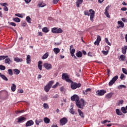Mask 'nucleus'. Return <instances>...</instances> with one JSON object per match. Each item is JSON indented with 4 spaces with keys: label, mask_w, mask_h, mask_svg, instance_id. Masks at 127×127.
<instances>
[{
    "label": "nucleus",
    "mask_w": 127,
    "mask_h": 127,
    "mask_svg": "<svg viewBox=\"0 0 127 127\" xmlns=\"http://www.w3.org/2000/svg\"><path fill=\"white\" fill-rule=\"evenodd\" d=\"M26 19L28 23H31V18L29 16H27Z\"/></svg>",
    "instance_id": "obj_36"
},
{
    "label": "nucleus",
    "mask_w": 127,
    "mask_h": 127,
    "mask_svg": "<svg viewBox=\"0 0 127 127\" xmlns=\"http://www.w3.org/2000/svg\"><path fill=\"white\" fill-rule=\"evenodd\" d=\"M107 93V90H105L104 89L97 90L96 91V95L97 96H104V94Z\"/></svg>",
    "instance_id": "obj_10"
},
{
    "label": "nucleus",
    "mask_w": 127,
    "mask_h": 127,
    "mask_svg": "<svg viewBox=\"0 0 127 127\" xmlns=\"http://www.w3.org/2000/svg\"><path fill=\"white\" fill-rule=\"evenodd\" d=\"M73 48V45H71L70 46V48H69V51H70V53L72 56V57H74V58L75 59H77V57L76 56H75V52H76V50H75V49H72Z\"/></svg>",
    "instance_id": "obj_7"
},
{
    "label": "nucleus",
    "mask_w": 127,
    "mask_h": 127,
    "mask_svg": "<svg viewBox=\"0 0 127 127\" xmlns=\"http://www.w3.org/2000/svg\"><path fill=\"white\" fill-rule=\"evenodd\" d=\"M82 55H83V54H82L81 51H78L77 52V53L76 54V56L78 58H81V57H82Z\"/></svg>",
    "instance_id": "obj_27"
},
{
    "label": "nucleus",
    "mask_w": 127,
    "mask_h": 127,
    "mask_svg": "<svg viewBox=\"0 0 127 127\" xmlns=\"http://www.w3.org/2000/svg\"><path fill=\"white\" fill-rule=\"evenodd\" d=\"M15 75H18L20 73V71L17 68L13 69Z\"/></svg>",
    "instance_id": "obj_32"
},
{
    "label": "nucleus",
    "mask_w": 127,
    "mask_h": 127,
    "mask_svg": "<svg viewBox=\"0 0 127 127\" xmlns=\"http://www.w3.org/2000/svg\"><path fill=\"white\" fill-rule=\"evenodd\" d=\"M17 120H18L17 123H23V122H24V121L26 120V118H25L24 117H20L18 118Z\"/></svg>",
    "instance_id": "obj_15"
},
{
    "label": "nucleus",
    "mask_w": 127,
    "mask_h": 127,
    "mask_svg": "<svg viewBox=\"0 0 127 127\" xmlns=\"http://www.w3.org/2000/svg\"><path fill=\"white\" fill-rule=\"evenodd\" d=\"M78 112L79 116H80V117L81 118H84V113H83V112H82V111H81V110L78 109Z\"/></svg>",
    "instance_id": "obj_33"
},
{
    "label": "nucleus",
    "mask_w": 127,
    "mask_h": 127,
    "mask_svg": "<svg viewBox=\"0 0 127 127\" xmlns=\"http://www.w3.org/2000/svg\"><path fill=\"white\" fill-rule=\"evenodd\" d=\"M118 24H119L120 27H124L125 26V24L123 23V21H118Z\"/></svg>",
    "instance_id": "obj_34"
},
{
    "label": "nucleus",
    "mask_w": 127,
    "mask_h": 127,
    "mask_svg": "<svg viewBox=\"0 0 127 127\" xmlns=\"http://www.w3.org/2000/svg\"><path fill=\"white\" fill-rule=\"evenodd\" d=\"M102 40V38H101V36L100 35H98L97 37L96 41H98L99 43L101 42V41Z\"/></svg>",
    "instance_id": "obj_51"
},
{
    "label": "nucleus",
    "mask_w": 127,
    "mask_h": 127,
    "mask_svg": "<svg viewBox=\"0 0 127 127\" xmlns=\"http://www.w3.org/2000/svg\"><path fill=\"white\" fill-rule=\"evenodd\" d=\"M54 84V81L51 80L49 82V83L45 86L44 90L45 92L47 93L50 91V89H51V87H52V85Z\"/></svg>",
    "instance_id": "obj_2"
},
{
    "label": "nucleus",
    "mask_w": 127,
    "mask_h": 127,
    "mask_svg": "<svg viewBox=\"0 0 127 127\" xmlns=\"http://www.w3.org/2000/svg\"><path fill=\"white\" fill-rule=\"evenodd\" d=\"M125 78H126V76H125V74H124L123 73L121 74L120 76L121 80H123L124 79H125Z\"/></svg>",
    "instance_id": "obj_54"
},
{
    "label": "nucleus",
    "mask_w": 127,
    "mask_h": 127,
    "mask_svg": "<svg viewBox=\"0 0 127 127\" xmlns=\"http://www.w3.org/2000/svg\"><path fill=\"white\" fill-rule=\"evenodd\" d=\"M122 21H123L124 22H127V19H126L125 18H122Z\"/></svg>",
    "instance_id": "obj_64"
},
{
    "label": "nucleus",
    "mask_w": 127,
    "mask_h": 127,
    "mask_svg": "<svg viewBox=\"0 0 127 127\" xmlns=\"http://www.w3.org/2000/svg\"><path fill=\"white\" fill-rule=\"evenodd\" d=\"M14 61H15V62H17V63H18L19 62H22V61H23L22 59H20V58H17V57L14 58Z\"/></svg>",
    "instance_id": "obj_26"
},
{
    "label": "nucleus",
    "mask_w": 127,
    "mask_h": 127,
    "mask_svg": "<svg viewBox=\"0 0 127 127\" xmlns=\"http://www.w3.org/2000/svg\"><path fill=\"white\" fill-rule=\"evenodd\" d=\"M104 14L107 17H108V18H111V16H110V14L109 13V12H105Z\"/></svg>",
    "instance_id": "obj_49"
},
{
    "label": "nucleus",
    "mask_w": 127,
    "mask_h": 127,
    "mask_svg": "<svg viewBox=\"0 0 127 127\" xmlns=\"http://www.w3.org/2000/svg\"><path fill=\"white\" fill-rule=\"evenodd\" d=\"M59 1V0H53V3H54V4H57Z\"/></svg>",
    "instance_id": "obj_58"
},
{
    "label": "nucleus",
    "mask_w": 127,
    "mask_h": 127,
    "mask_svg": "<svg viewBox=\"0 0 127 127\" xmlns=\"http://www.w3.org/2000/svg\"><path fill=\"white\" fill-rule=\"evenodd\" d=\"M53 51H54L55 54L57 55V54H58V53H59L60 52V50L58 48H55L53 49Z\"/></svg>",
    "instance_id": "obj_20"
},
{
    "label": "nucleus",
    "mask_w": 127,
    "mask_h": 127,
    "mask_svg": "<svg viewBox=\"0 0 127 127\" xmlns=\"http://www.w3.org/2000/svg\"><path fill=\"white\" fill-rule=\"evenodd\" d=\"M76 105L77 108L79 109H83L84 105H85V101L83 99H80L77 101H76Z\"/></svg>",
    "instance_id": "obj_3"
},
{
    "label": "nucleus",
    "mask_w": 127,
    "mask_h": 127,
    "mask_svg": "<svg viewBox=\"0 0 127 127\" xmlns=\"http://www.w3.org/2000/svg\"><path fill=\"white\" fill-rule=\"evenodd\" d=\"M116 114L118 116H123V113L120 111V109H116Z\"/></svg>",
    "instance_id": "obj_31"
},
{
    "label": "nucleus",
    "mask_w": 127,
    "mask_h": 127,
    "mask_svg": "<svg viewBox=\"0 0 127 127\" xmlns=\"http://www.w3.org/2000/svg\"><path fill=\"white\" fill-rule=\"evenodd\" d=\"M13 20L15 22H20V19H19V18L18 17L13 18Z\"/></svg>",
    "instance_id": "obj_39"
},
{
    "label": "nucleus",
    "mask_w": 127,
    "mask_h": 127,
    "mask_svg": "<svg viewBox=\"0 0 127 127\" xmlns=\"http://www.w3.org/2000/svg\"><path fill=\"white\" fill-rule=\"evenodd\" d=\"M5 58H8V56H0V61L1 60H4Z\"/></svg>",
    "instance_id": "obj_38"
},
{
    "label": "nucleus",
    "mask_w": 127,
    "mask_h": 127,
    "mask_svg": "<svg viewBox=\"0 0 127 127\" xmlns=\"http://www.w3.org/2000/svg\"><path fill=\"white\" fill-rule=\"evenodd\" d=\"M42 31L45 33H47V32H49V28L47 27H45L42 28Z\"/></svg>",
    "instance_id": "obj_25"
},
{
    "label": "nucleus",
    "mask_w": 127,
    "mask_h": 127,
    "mask_svg": "<svg viewBox=\"0 0 127 127\" xmlns=\"http://www.w3.org/2000/svg\"><path fill=\"white\" fill-rule=\"evenodd\" d=\"M11 90L12 92H15L16 90V85L15 84H12V86H11Z\"/></svg>",
    "instance_id": "obj_23"
},
{
    "label": "nucleus",
    "mask_w": 127,
    "mask_h": 127,
    "mask_svg": "<svg viewBox=\"0 0 127 127\" xmlns=\"http://www.w3.org/2000/svg\"><path fill=\"white\" fill-rule=\"evenodd\" d=\"M120 59H121L122 61H125L126 60V56L122 55L120 56Z\"/></svg>",
    "instance_id": "obj_41"
},
{
    "label": "nucleus",
    "mask_w": 127,
    "mask_h": 127,
    "mask_svg": "<svg viewBox=\"0 0 127 127\" xmlns=\"http://www.w3.org/2000/svg\"><path fill=\"white\" fill-rule=\"evenodd\" d=\"M69 112L72 115H74L75 114V112H74V109H73V108H71V109H70Z\"/></svg>",
    "instance_id": "obj_56"
},
{
    "label": "nucleus",
    "mask_w": 127,
    "mask_h": 127,
    "mask_svg": "<svg viewBox=\"0 0 127 127\" xmlns=\"http://www.w3.org/2000/svg\"><path fill=\"white\" fill-rule=\"evenodd\" d=\"M70 86L71 89H72V90H76L77 88H80V87H81V84L80 83L77 84V83L76 82H72L70 84Z\"/></svg>",
    "instance_id": "obj_5"
},
{
    "label": "nucleus",
    "mask_w": 127,
    "mask_h": 127,
    "mask_svg": "<svg viewBox=\"0 0 127 127\" xmlns=\"http://www.w3.org/2000/svg\"><path fill=\"white\" fill-rule=\"evenodd\" d=\"M0 5H1V6H6V5H7V3L5 2V3H0Z\"/></svg>",
    "instance_id": "obj_57"
},
{
    "label": "nucleus",
    "mask_w": 127,
    "mask_h": 127,
    "mask_svg": "<svg viewBox=\"0 0 127 127\" xmlns=\"http://www.w3.org/2000/svg\"><path fill=\"white\" fill-rule=\"evenodd\" d=\"M45 5H46V4H45L43 2H41L39 4V7H44Z\"/></svg>",
    "instance_id": "obj_40"
},
{
    "label": "nucleus",
    "mask_w": 127,
    "mask_h": 127,
    "mask_svg": "<svg viewBox=\"0 0 127 127\" xmlns=\"http://www.w3.org/2000/svg\"><path fill=\"white\" fill-rule=\"evenodd\" d=\"M43 66L46 70H51L52 69V64L48 63H45L43 64Z\"/></svg>",
    "instance_id": "obj_9"
},
{
    "label": "nucleus",
    "mask_w": 127,
    "mask_h": 127,
    "mask_svg": "<svg viewBox=\"0 0 127 127\" xmlns=\"http://www.w3.org/2000/svg\"><path fill=\"white\" fill-rule=\"evenodd\" d=\"M43 107L44 109H46L47 110L49 109V105H48V104H47V103H44L43 104Z\"/></svg>",
    "instance_id": "obj_44"
},
{
    "label": "nucleus",
    "mask_w": 127,
    "mask_h": 127,
    "mask_svg": "<svg viewBox=\"0 0 127 127\" xmlns=\"http://www.w3.org/2000/svg\"><path fill=\"white\" fill-rule=\"evenodd\" d=\"M31 57H30V55H28L27 56V58H26V63L27 64H30V63H31Z\"/></svg>",
    "instance_id": "obj_18"
},
{
    "label": "nucleus",
    "mask_w": 127,
    "mask_h": 127,
    "mask_svg": "<svg viewBox=\"0 0 127 127\" xmlns=\"http://www.w3.org/2000/svg\"><path fill=\"white\" fill-rule=\"evenodd\" d=\"M4 62L5 64H8V65H10V64H11L12 61L10 60L8 57V58H6L5 59Z\"/></svg>",
    "instance_id": "obj_14"
},
{
    "label": "nucleus",
    "mask_w": 127,
    "mask_h": 127,
    "mask_svg": "<svg viewBox=\"0 0 127 127\" xmlns=\"http://www.w3.org/2000/svg\"><path fill=\"white\" fill-rule=\"evenodd\" d=\"M42 101H47L48 100V97L47 95L45 96L42 98Z\"/></svg>",
    "instance_id": "obj_52"
},
{
    "label": "nucleus",
    "mask_w": 127,
    "mask_h": 127,
    "mask_svg": "<svg viewBox=\"0 0 127 127\" xmlns=\"http://www.w3.org/2000/svg\"><path fill=\"white\" fill-rule=\"evenodd\" d=\"M113 95H114V93L112 92L108 93L105 96V98H106V99H111L112 97H113Z\"/></svg>",
    "instance_id": "obj_24"
},
{
    "label": "nucleus",
    "mask_w": 127,
    "mask_h": 127,
    "mask_svg": "<svg viewBox=\"0 0 127 127\" xmlns=\"http://www.w3.org/2000/svg\"><path fill=\"white\" fill-rule=\"evenodd\" d=\"M100 44V42H98V41H96L94 42V45H97V46H99Z\"/></svg>",
    "instance_id": "obj_59"
},
{
    "label": "nucleus",
    "mask_w": 127,
    "mask_h": 127,
    "mask_svg": "<svg viewBox=\"0 0 127 127\" xmlns=\"http://www.w3.org/2000/svg\"><path fill=\"white\" fill-rule=\"evenodd\" d=\"M91 88H87L85 91H83L84 95H88V93H90L91 92Z\"/></svg>",
    "instance_id": "obj_30"
},
{
    "label": "nucleus",
    "mask_w": 127,
    "mask_h": 127,
    "mask_svg": "<svg viewBox=\"0 0 127 127\" xmlns=\"http://www.w3.org/2000/svg\"><path fill=\"white\" fill-rule=\"evenodd\" d=\"M60 126H65V124L68 123V120L65 117H64L60 121Z\"/></svg>",
    "instance_id": "obj_11"
},
{
    "label": "nucleus",
    "mask_w": 127,
    "mask_h": 127,
    "mask_svg": "<svg viewBox=\"0 0 127 127\" xmlns=\"http://www.w3.org/2000/svg\"><path fill=\"white\" fill-rule=\"evenodd\" d=\"M44 122L45 124H49L50 123V119L47 117L44 118Z\"/></svg>",
    "instance_id": "obj_28"
},
{
    "label": "nucleus",
    "mask_w": 127,
    "mask_h": 127,
    "mask_svg": "<svg viewBox=\"0 0 127 127\" xmlns=\"http://www.w3.org/2000/svg\"><path fill=\"white\" fill-rule=\"evenodd\" d=\"M8 73L9 75H10V76H12V75H13V73H12V69H8Z\"/></svg>",
    "instance_id": "obj_46"
},
{
    "label": "nucleus",
    "mask_w": 127,
    "mask_h": 127,
    "mask_svg": "<svg viewBox=\"0 0 127 127\" xmlns=\"http://www.w3.org/2000/svg\"><path fill=\"white\" fill-rule=\"evenodd\" d=\"M76 3L77 7H79L80 6V5L83 3V0H77Z\"/></svg>",
    "instance_id": "obj_21"
},
{
    "label": "nucleus",
    "mask_w": 127,
    "mask_h": 127,
    "mask_svg": "<svg viewBox=\"0 0 127 127\" xmlns=\"http://www.w3.org/2000/svg\"><path fill=\"white\" fill-rule=\"evenodd\" d=\"M38 68L40 71H42V61H40L38 63Z\"/></svg>",
    "instance_id": "obj_17"
},
{
    "label": "nucleus",
    "mask_w": 127,
    "mask_h": 127,
    "mask_svg": "<svg viewBox=\"0 0 127 127\" xmlns=\"http://www.w3.org/2000/svg\"><path fill=\"white\" fill-rule=\"evenodd\" d=\"M121 10H122L123 11H126L127 10V7H122L121 8Z\"/></svg>",
    "instance_id": "obj_61"
},
{
    "label": "nucleus",
    "mask_w": 127,
    "mask_h": 127,
    "mask_svg": "<svg viewBox=\"0 0 127 127\" xmlns=\"http://www.w3.org/2000/svg\"><path fill=\"white\" fill-rule=\"evenodd\" d=\"M62 79L63 80H65L66 82H68V83H71L72 82V80L69 79V75H68V74L67 73H63L62 74Z\"/></svg>",
    "instance_id": "obj_4"
},
{
    "label": "nucleus",
    "mask_w": 127,
    "mask_h": 127,
    "mask_svg": "<svg viewBox=\"0 0 127 127\" xmlns=\"http://www.w3.org/2000/svg\"><path fill=\"white\" fill-rule=\"evenodd\" d=\"M121 112L123 113V114H127V109L125 107H122L121 108Z\"/></svg>",
    "instance_id": "obj_37"
},
{
    "label": "nucleus",
    "mask_w": 127,
    "mask_h": 127,
    "mask_svg": "<svg viewBox=\"0 0 127 127\" xmlns=\"http://www.w3.org/2000/svg\"><path fill=\"white\" fill-rule=\"evenodd\" d=\"M48 56H49L48 53H46L43 56L42 59H43V60H44V59H47V58H48Z\"/></svg>",
    "instance_id": "obj_35"
},
{
    "label": "nucleus",
    "mask_w": 127,
    "mask_h": 127,
    "mask_svg": "<svg viewBox=\"0 0 127 127\" xmlns=\"http://www.w3.org/2000/svg\"><path fill=\"white\" fill-rule=\"evenodd\" d=\"M34 125V122L32 120H29L26 123V127H31V126H33Z\"/></svg>",
    "instance_id": "obj_13"
},
{
    "label": "nucleus",
    "mask_w": 127,
    "mask_h": 127,
    "mask_svg": "<svg viewBox=\"0 0 127 127\" xmlns=\"http://www.w3.org/2000/svg\"><path fill=\"white\" fill-rule=\"evenodd\" d=\"M105 41L106 43H107L108 44V45H109L110 46H111V45H112V44H111V43H110V42L109 41V39H108V38H105Z\"/></svg>",
    "instance_id": "obj_42"
},
{
    "label": "nucleus",
    "mask_w": 127,
    "mask_h": 127,
    "mask_svg": "<svg viewBox=\"0 0 127 127\" xmlns=\"http://www.w3.org/2000/svg\"><path fill=\"white\" fill-rule=\"evenodd\" d=\"M71 101H75L76 103V102H78V101L80 100V98H79V96H78V95L74 94L71 97Z\"/></svg>",
    "instance_id": "obj_12"
},
{
    "label": "nucleus",
    "mask_w": 127,
    "mask_h": 127,
    "mask_svg": "<svg viewBox=\"0 0 127 127\" xmlns=\"http://www.w3.org/2000/svg\"><path fill=\"white\" fill-rule=\"evenodd\" d=\"M109 9H110V5H108L106 7L105 12H108V11Z\"/></svg>",
    "instance_id": "obj_60"
},
{
    "label": "nucleus",
    "mask_w": 127,
    "mask_h": 127,
    "mask_svg": "<svg viewBox=\"0 0 127 127\" xmlns=\"http://www.w3.org/2000/svg\"><path fill=\"white\" fill-rule=\"evenodd\" d=\"M25 112L24 110L22 111H15L16 114H21V113H24Z\"/></svg>",
    "instance_id": "obj_55"
},
{
    "label": "nucleus",
    "mask_w": 127,
    "mask_h": 127,
    "mask_svg": "<svg viewBox=\"0 0 127 127\" xmlns=\"http://www.w3.org/2000/svg\"><path fill=\"white\" fill-rule=\"evenodd\" d=\"M119 79V76L118 75H116L114 76L112 80L109 82V86H113L114 84L116 82V81H117Z\"/></svg>",
    "instance_id": "obj_8"
},
{
    "label": "nucleus",
    "mask_w": 127,
    "mask_h": 127,
    "mask_svg": "<svg viewBox=\"0 0 127 127\" xmlns=\"http://www.w3.org/2000/svg\"><path fill=\"white\" fill-rule=\"evenodd\" d=\"M127 89V86L125 85H120L119 86H118V89L119 90H122V89Z\"/></svg>",
    "instance_id": "obj_29"
},
{
    "label": "nucleus",
    "mask_w": 127,
    "mask_h": 127,
    "mask_svg": "<svg viewBox=\"0 0 127 127\" xmlns=\"http://www.w3.org/2000/svg\"><path fill=\"white\" fill-rule=\"evenodd\" d=\"M0 70H1V71H4V70H5V66L4 65H2V64H0Z\"/></svg>",
    "instance_id": "obj_43"
},
{
    "label": "nucleus",
    "mask_w": 127,
    "mask_h": 127,
    "mask_svg": "<svg viewBox=\"0 0 127 127\" xmlns=\"http://www.w3.org/2000/svg\"><path fill=\"white\" fill-rule=\"evenodd\" d=\"M84 15H88V16H90V19L91 21L94 20V18L95 17V11H94V10L90 9L89 11H84Z\"/></svg>",
    "instance_id": "obj_1"
},
{
    "label": "nucleus",
    "mask_w": 127,
    "mask_h": 127,
    "mask_svg": "<svg viewBox=\"0 0 127 127\" xmlns=\"http://www.w3.org/2000/svg\"><path fill=\"white\" fill-rule=\"evenodd\" d=\"M9 24H10V25H11L12 26H16V24L13 22H11L9 23Z\"/></svg>",
    "instance_id": "obj_53"
},
{
    "label": "nucleus",
    "mask_w": 127,
    "mask_h": 127,
    "mask_svg": "<svg viewBox=\"0 0 127 127\" xmlns=\"http://www.w3.org/2000/svg\"><path fill=\"white\" fill-rule=\"evenodd\" d=\"M127 46H124V47L122 49V53L124 55L127 54Z\"/></svg>",
    "instance_id": "obj_16"
},
{
    "label": "nucleus",
    "mask_w": 127,
    "mask_h": 127,
    "mask_svg": "<svg viewBox=\"0 0 127 127\" xmlns=\"http://www.w3.org/2000/svg\"><path fill=\"white\" fill-rule=\"evenodd\" d=\"M102 53L104 55H105V56L108 55V54H109V50H108L106 51H102Z\"/></svg>",
    "instance_id": "obj_45"
},
{
    "label": "nucleus",
    "mask_w": 127,
    "mask_h": 127,
    "mask_svg": "<svg viewBox=\"0 0 127 127\" xmlns=\"http://www.w3.org/2000/svg\"><path fill=\"white\" fill-rule=\"evenodd\" d=\"M25 3L28 4L30 1H31V0H24Z\"/></svg>",
    "instance_id": "obj_63"
},
{
    "label": "nucleus",
    "mask_w": 127,
    "mask_h": 127,
    "mask_svg": "<svg viewBox=\"0 0 127 127\" xmlns=\"http://www.w3.org/2000/svg\"><path fill=\"white\" fill-rule=\"evenodd\" d=\"M58 85H59V82H57L55 85H54L52 88L53 89H56L57 87H58Z\"/></svg>",
    "instance_id": "obj_50"
},
{
    "label": "nucleus",
    "mask_w": 127,
    "mask_h": 127,
    "mask_svg": "<svg viewBox=\"0 0 127 127\" xmlns=\"http://www.w3.org/2000/svg\"><path fill=\"white\" fill-rule=\"evenodd\" d=\"M18 93H19L20 94H22V93H23V90H22V89H19L18 90Z\"/></svg>",
    "instance_id": "obj_62"
},
{
    "label": "nucleus",
    "mask_w": 127,
    "mask_h": 127,
    "mask_svg": "<svg viewBox=\"0 0 127 127\" xmlns=\"http://www.w3.org/2000/svg\"><path fill=\"white\" fill-rule=\"evenodd\" d=\"M122 72L124 73V74H125V75H127V68H122Z\"/></svg>",
    "instance_id": "obj_48"
},
{
    "label": "nucleus",
    "mask_w": 127,
    "mask_h": 127,
    "mask_svg": "<svg viewBox=\"0 0 127 127\" xmlns=\"http://www.w3.org/2000/svg\"><path fill=\"white\" fill-rule=\"evenodd\" d=\"M43 122V121L42 120V119H36L35 121V123L36 125V126H39V124H40L41 123H42Z\"/></svg>",
    "instance_id": "obj_22"
},
{
    "label": "nucleus",
    "mask_w": 127,
    "mask_h": 127,
    "mask_svg": "<svg viewBox=\"0 0 127 127\" xmlns=\"http://www.w3.org/2000/svg\"><path fill=\"white\" fill-rule=\"evenodd\" d=\"M52 32H53V33L56 34L62 33V32H63V30L61 28L58 29L55 27L52 29Z\"/></svg>",
    "instance_id": "obj_6"
},
{
    "label": "nucleus",
    "mask_w": 127,
    "mask_h": 127,
    "mask_svg": "<svg viewBox=\"0 0 127 127\" xmlns=\"http://www.w3.org/2000/svg\"><path fill=\"white\" fill-rule=\"evenodd\" d=\"M15 16H17L18 17H21V18H23V15H22V14H19V13H17L15 14Z\"/></svg>",
    "instance_id": "obj_47"
},
{
    "label": "nucleus",
    "mask_w": 127,
    "mask_h": 127,
    "mask_svg": "<svg viewBox=\"0 0 127 127\" xmlns=\"http://www.w3.org/2000/svg\"><path fill=\"white\" fill-rule=\"evenodd\" d=\"M0 78H1V79L4 80V81H8V79H7V77H6L5 75L1 74V73H0Z\"/></svg>",
    "instance_id": "obj_19"
}]
</instances>
